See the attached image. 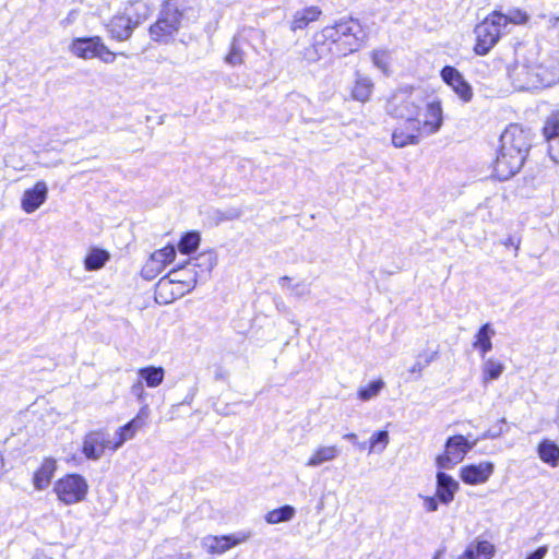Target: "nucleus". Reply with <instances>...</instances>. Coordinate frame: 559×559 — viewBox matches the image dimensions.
Here are the masks:
<instances>
[{
	"label": "nucleus",
	"instance_id": "obj_30",
	"mask_svg": "<svg viewBox=\"0 0 559 559\" xmlns=\"http://www.w3.org/2000/svg\"><path fill=\"white\" fill-rule=\"evenodd\" d=\"M136 373L139 379L144 381L148 388H157L163 383L165 378V370L160 366H145L139 368Z\"/></svg>",
	"mask_w": 559,
	"mask_h": 559
},
{
	"label": "nucleus",
	"instance_id": "obj_8",
	"mask_svg": "<svg viewBox=\"0 0 559 559\" xmlns=\"http://www.w3.org/2000/svg\"><path fill=\"white\" fill-rule=\"evenodd\" d=\"M475 444L476 441H469L463 435L449 437L444 443L443 451L436 456L437 467L439 469H452L465 459Z\"/></svg>",
	"mask_w": 559,
	"mask_h": 559
},
{
	"label": "nucleus",
	"instance_id": "obj_49",
	"mask_svg": "<svg viewBox=\"0 0 559 559\" xmlns=\"http://www.w3.org/2000/svg\"><path fill=\"white\" fill-rule=\"evenodd\" d=\"M456 559H468V558H466V557L464 558V555H463V554H461V555H459V556L456 557Z\"/></svg>",
	"mask_w": 559,
	"mask_h": 559
},
{
	"label": "nucleus",
	"instance_id": "obj_43",
	"mask_svg": "<svg viewBox=\"0 0 559 559\" xmlns=\"http://www.w3.org/2000/svg\"><path fill=\"white\" fill-rule=\"evenodd\" d=\"M548 552V547L546 545L538 547L535 551L530 554L526 559H544L546 554Z\"/></svg>",
	"mask_w": 559,
	"mask_h": 559
},
{
	"label": "nucleus",
	"instance_id": "obj_32",
	"mask_svg": "<svg viewBox=\"0 0 559 559\" xmlns=\"http://www.w3.org/2000/svg\"><path fill=\"white\" fill-rule=\"evenodd\" d=\"M338 455L335 445L320 447L313 451L307 461V466H318L324 462L334 460Z\"/></svg>",
	"mask_w": 559,
	"mask_h": 559
},
{
	"label": "nucleus",
	"instance_id": "obj_28",
	"mask_svg": "<svg viewBox=\"0 0 559 559\" xmlns=\"http://www.w3.org/2000/svg\"><path fill=\"white\" fill-rule=\"evenodd\" d=\"M373 90L371 79L357 75L350 90V97L359 103H366L370 99Z\"/></svg>",
	"mask_w": 559,
	"mask_h": 559
},
{
	"label": "nucleus",
	"instance_id": "obj_38",
	"mask_svg": "<svg viewBox=\"0 0 559 559\" xmlns=\"http://www.w3.org/2000/svg\"><path fill=\"white\" fill-rule=\"evenodd\" d=\"M389 443V433L385 430L376 431L369 439V452L382 451Z\"/></svg>",
	"mask_w": 559,
	"mask_h": 559
},
{
	"label": "nucleus",
	"instance_id": "obj_11",
	"mask_svg": "<svg viewBox=\"0 0 559 559\" xmlns=\"http://www.w3.org/2000/svg\"><path fill=\"white\" fill-rule=\"evenodd\" d=\"M403 120L404 121L392 131L391 135L392 145L396 148L417 145L421 138L427 136L420 126L418 116L404 118Z\"/></svg>",
	"mask_w": 559,
	"mask_h": 559
},
{
	"label": "nucleus",
	"instance_id": "obj_17",
	"mask_svg": "<svg viewBox=\"0 0 559 559\" xmlns=\"http://www.w3.org/2000/svg\"><path fill=\"white\" fill-rule=\"evenodd\" d=\"M250 533H238L228 535H211L206 537L205 547L210 555H223L231 548L247 542Z\"/></svg>",
	"mask_w": 559,
	"mask_h": 559
},
{
	"label": "nucleus",
	"instance_id": "obj_35",
	"mask_svg": "<svg viewBox=\"0 0 559 559\" xmlns=\"http://www.w3.org/2000/svg\"><path fill=\"white\" fill-rule=\"evenodd\" d=\"M500 15L501 20H499V23L501 24L502 28H504L508 24L525 25L530 20L527 12L520 8L511 9L508 14H504L500 11Z\"/></svg>",
	"mask_w": 559,
	"mask_h": 559
},
{
	"label": "nucleus",
	"instance_id": "obj_23",
	"mask_svg": "<svg viewBox=\"0 0 559 559\" xmlns=\"http://www.w3.org/2000/svg\"><path fill=\"white\" fill-rule=\"evenodd\" d=\"M57 471V461L53 457H44L40 465L34 471L32 483L36 490L46 489Z\"/></svg>",
	"mask_w": 559,
	"mask_h": 559
},
{
	"label": "nucleus",
	"instance_id": "obj_16",
	"mask_svg": "<svg viewBox=\"0 0 559 559\" xmlns=\"http://www.w3.org/2000/svg\"><path fill=\"white\" fill-rule=\"evenodd\" d=\"M550 158L559 163V109L550 111L540 129Z\"/></svg>",
	"mask_w": 559,
	"mask_h": 559
},
{
	"label": "nucleus",
	"instance_id": "obj_26",
	"mask_svg": "<svg viewBox=\"0 0 559 559\" xmlns=\"http://www.w3.org/2000/svg\"><path fill=\"white\" fill-rule=\"evenodd\" d=\"M468 559H492L496 554L495 545L487 539H475L462 552Z\"/></svg>",
	"mask_w": 559,
	"mask_h": 559
},
{
	"label": "nucleus",
	"instance_id": "obj_45",
	"mask_svg": "<svg viewBox=\"0 0 559 559\" xmlns=\"http://www.w3.org/2000/svg\"><path fill=\"white\" fill-rule=\"evenodd\" d=\"M445 551H447L445 547H442V548L436 550V552L432 556V559H442L445 555Z\"/></svg>",
	"mask_w": 559,
	"mask_h": 559
},
{
	"label": "nucleus",
	"instance_id": "obj_3",
	"mask_svg": "<svg viewBox=\"0 0 559 559\" xmlns=\"http://www.w3.org/2000/svg\"><path fill=\"white\" fill-rule=\"evenodd\" d=\"M183 17V10L174 0H166L156 20L148 26L151 39L157 44L173 43L182 26Z\"/></svg>",
	"mask_w": 559,
	"mask_h": 559
},
{
	"label": "nucleus",
	"instance_id": "obj_22",
	"mask_svg": "<svg viewBox=\"0 0 559 559\" xmlns=\"http://www.w3.org/2000/svg\"><path fill=\"white\" fill-rule=\"evenodd\" d=\"M153 8L151 4L143 0H130L127 2L121 14L126 16L133 28H138L143 24L152 14Z\"/></svg>",
	"mask_w": 559,
	"mask_h": 559
},
{
	"label": "nucleus",
	"instance_id": "obj_21",
	"mask_svg": "<svg viewBox=\"0 0 559 559\" xmlns=\"http://www.w3.org/2000/svg\"><path fill=\"white\" fill-rule=\"evenodd\" d=\"M48 188L45 181H36L26 189L21 200V206L26 213L35 212L47 199Z\"/></svg>",
	"mask_w": 559,
	"mask_h": 559
},
{
	"label": "nucleus",
	"instance_id": "obj_29",
	"mask_svg": "<svg viewBox=\"0 0 559 559\" xmlns=\"http://www.w3.org/2000/svg\"><path fill=\"white\" fill-rule=\"evenodd\" d=\"M495 335V330L490 323L483 324L475 334L473 347L477 349L481 356H485L492 348L491 337Z\"/></svg>",
	"mask_w": 559,
	"mask_h": 559
},
{
	"label": "nucleus",
	"instance_id": "obj_24",
	"mask_svg": "<svg viewBox=\"0 0 559 559\" xmlns=\"http://www.w3.org/2000/svg\"><path fill=\"white\" fill-rule=\"evenodd\" d=\"M322 14V10L317 5L302 8L293 14L289 28L293 32L302 31L311 23L320 21Z\"/></svg>",
	"mask_w": 559,
	"mask_h": 559
},
{
	"label": "nucleus",
	"instance_id": "obj_13",
	"mask_svg": "<svg viewBox=\"0 0 559 559\" xmlns=\"http://www.w3.org/2000/svg\"><path fill=\"white\" fill-rule=\"evenodd\" d=\"M500 144L526 159L531 147V134L518 123L509 124L500 136Z\"/></svg>",
	"mask_w": 559,
	"mask_h": 559
},
{
	"label": "nucleus",
	"instance_id": "obj_9",
	"mask_svg": "<svg viewBox=\"0 0 559 559\" xmlns=\"http://www.w3.org/2000/svg\"><path fill=\"white\" fill-rule=\"evenodd\" d=\"M114 440L108 439V433L105 429H94L84 435L81 452L85 459L97 461L107 451L115 453L117 448H114Z\"/></svg>",
	"mask_w": 559,
	"mask_h": 559
},
{
	"label": "nucleus",
	"instance_id": "obj_10",
	"mask_svg": "<svg viewBox=\"0 0 559 559\" xmlns=\"http://www.w3.org/2000/svg\"><path fill=\"white\" fill-rule=\"evenodd\" d=\"M177 255L176 247L173 243L154 250L141 267V276L145 280H154L170 265Z\"/></svg>",
	"mask_w": 559,
	"mask_h": 559
},
{
	"label": "nucleus",
	"instance_id": "obj_39",
	"mask_svg": "<svg viewBox=\"0 0 559 559\" xmlns=\"http://www.w3.org/2000/svg\"><path fill=\"white\" fill-rule=\"evenodd\" d=\"M225 61L230 66H240L243 63V51L239 47L233 46L225 57Z\"/></svg>",
	"mask_w": 559,
	"mask_h": 559
},
{
	"label": "nucleus",
	"instance_id": "obj_1",
	"mask_svg": "<svg viewBox=\"0 0 559 559\" xmlns=\"http://www.w3.org/2000/svg\"><path fill=\"white\" fill-rule=\"evenodd\" d=\"M367 38V31L358 19L342 17L312 35L310 44L301 51V59L307 63H314L347 57L359 51Z\"/></svg>",
	"mask_w": 559,
	"mask_h": 559
},
{
	"label": "nucleus",
	"instance_id": "obj_46",
	"mask_svg": "<svg viewBox=\"0 0 559 559\" xmlns=\"http://www.w3.org/2000/svg\"><path fill=\"white\" fill-rule=\"evenodd\" d=\"M67 463H70V464H73V465H79L81 463V460L79 456H76L75 454H73L71 457H68L66 460Z\"/></svg>",
	"mask_w": 559,
	"mask_h": 559
},
{
	"label": "nucleus",
	"instance_id": "obj_31",
	"mask_svg": "<svg viewBox=\"0 0 559 559\" xmlns=\"http://www.w3.org/2000/svg\"><path fill=\"white\" fill-rule=\"evenodd\" d=\"M110 259V253L102 248H91L84 258V269L86 271H97L102 269Z\"/></svg>",
	"mask_w": 559,
	"mask_h": 559
},
{
	"label": "nucleus",
	"instance_id": "obj_19",
	"mask_svg": "<svg viewBox=\"0 0 559 559\" xmlns=\"http://www.w3.org/2000/svg\"><path fill=\"white\" fill-rule=\"evenodd\" d=\"M443 108L440 99L429 102L425 107L424 119L420 126L426 135L437 133L443 126Z\"/></svg>",
	"mask_w": 559,
	"mask_h": 559
},
{
	"label": "nucleus",
	"instance_id": "obj_25",
	"mask_svg": "<svg viewBox=\"0 0 559 559\" xmlns=\"http://www.w3.org/2000/svg\"><path fill=\"white\" fill-rule=\"evenodd\" d=\"M436 477V497L441 503L449 504L453 501L455 492L459 490V484L452 476L441 471L437 473Z\"/></svg>",
	"mask_w": 559,
	"mask_h": 559
},
{
	"label": "nucleus",
	"instance_id": "obj_41",
	"mask_svg": "<svg viewBox=\"0 0 559 559\" xmlns=\"http://www.w3.org/2000/svg\"><path fill=\"white\" fill-rule=\"evenodd\" d=\"M424 507L427 512H433L438 509V498L435 496L423 497Z\"/></svg>",
	"mask_w": 559,
	"mask_h": 559
},
{
	"label": "nucleus",
	"instance_id": "obj_34",
	"mask_svg": "<svg viewBox=\"0 0 559 559\" xmlns=\"http://www.w3.org/2000/svg\"><path fill=\"white\" fill-rule=\"evenodd\" d=\"M201 237L198 231L185 233L178 241V250L182 254L193 253L200 246Z\"/></svg>",
	"mask_w": 559,
	"mask_h": 559
},
{
	"label": "nucleus",
	"instance_id": "obj_18",
	"mask_svg": "<svg viewBox=\"0 0 559 559\" xmlns=\"http://www.w3.org/2000/svg\"><path fill=\"white\" fill-rule=\"evenodd\" d=\"M493 463L486 461L477 464H466L460 468L459 476L461 480L469 486L485 484L493 474Z\"/></svg>",
	"mask_w": 559,
	"mask_h": 559
},
{
	"label": "nucleus",
	"instance_id": "obj_27",
	"mask_svg": "<svg viewBox=\"0 0 559 559\" xmlns=\"http://www.w3.org/2000/svg\"><path fill=\"white\" fill-rule=\"evenodd\" d=\"M536 452L539 460L549 465L557 467L559 465V445L550 439H542L536 447Z\"/></svg>",
	"mask_w": 559,
	"mask_h": 559
},
{
	"label": "nucleus",
	"instance_id": "obj_12",
	"mask_svg": "<svg viewBox=\"0 0 559 559\" xmlns=\"http://www.w3.org/2000/svg\"><path fill=\"white\" fill-rule=\"evenodd\" d=\"M524 162V157H521L519 153L515 154L500 144L492 163V177L500 181L508 180L520 171Z\"/></svg>",
	"mask_w": 559,
	"mask_h": 559
},
{
	"label": "nucleus",
	"instance_id": "obj_20",
	"mask_svg": "<svg viewBox=\"0 0 559 559\" xmlns=\"http://www.w3.org/2000/svg\"><path fill=\"white\" fill-rule=\"evenodd\" d=\"M105 29L107 31L109 38L118 43L129 40L135 31L130 24V21L123 16L121 12H117L109 19L105 24Z\"/></svg>",
	"mask_w": 559,
	"mask_h": 559
},
{
	"label": "nucleus",
	"instance_id": "obj_15",
	"mask_svg": "<svg viewBox=\"0 0 559 559\" xmlns=\"http://www.w3.org/2000/svg\"><path fill=\"white\" fill-rule=\"evenodd\" d=\"M148 408L142 406L133 418L120 426L115 433L114 448L120 449L127 441L135 438L136 433L146 427Z\"/></svg>",
	"mask_w": 559,
	"mask_h": 559
},
{
	"label": "nucleus",
	"instance_id": "obj_33",
	"mask_svg": "<svg viewBox=\"0 0 559 559\" xmlns=\"http://www.w3.org/2000/svg\"><path fill=\"white\" fill-rule=\"evenodd\" d=\"M295 513L296 511L294 507L285 504L269 511L265 514L264 520L269 524H278L282 522L290 521L295 516Z\"/></svg>",
	"mask_w": 559,
	"mask_h": 559
},
{
	"label": "nucleus",
	"instance_id": "obj_6",
	"mask_svg": "<svg viewBox=\"0 0 559 559\" xmlns=\"http://www.w3.org/2000/svg\"><path fill=\"white\" fill-rule=\"evenodd\" d=\"M52 491L59 502L64 506H73L87 498L90 485L83 475L67 473L55 481Z\"/></svg>",
	"mask_w": 559,
	"mask_h": 559
},
{
	"label": "nucleus",
	"instance_id": "obj_42",
	"mask_svg": "<svg viewBox=\"0 0 559 559\" xmlns=\"http://www.w3.org/2000/svg\"><path fill=\"white\" fill-rule=\"evenodd\" d=\"M131 392L138 400L144 399L145 393L143 389V382L140 379L131 385Z\"/></svg>",
	"mask_w": 559,
	"mask_h": 559
},
{
	"label": "nucleus",
	"instance_id": "obj_40",
	"mask_svg": "<svg viewBox=\"0 0 559 559\" xmlns=\"http://www.w3.org/2000/svg\"><path fill=\"white\" fill-rule=\"evenodd\" d=\"M502 243L507 249H512L514 255H518L521 246L520 237L509 236L507 239L503 240Z\"/></svg>",
	"mask_w": 559,
	"mask_h": 559
},
{
	"label": "nucleus",
	"instance_id": "obj_14",
	"mask_svg": "<svg viewBox=\"0 0 559 559\" xmlns=\"http://www.w3.org/2000/svg\"><path fill=\"white\" fill-rule=\"evenodd\" d=\"M440 78L444 84L451 87L461 102H472L474 97L473 87L456 68L452 66H444L440 70Z\"/></svg>",
	"mask_w": 559,
	"mask_h": 559
},
{
	"label": "nucleus",
	"instance_id": "obj_5",
	"mask_svg": "<svg viewBox=\"0 0 559 559\" xmlns=\"http://www.w3.org/2000/svg\"><path fill=\"white\" fill-rule=\"evenodd\" d=\"M69 50L79 59H99L104 63H112L119 55L110 50L104 39L98 35L72 38ZM120 55L123 53L121 52Z\"/></svg>",
	"mask_w": 559,
	"mask_h": 559
},
{
	"label": "nucleus",
	"instance_id": "obj_2",
	"mask_svg": "<svg viewBox=\"0 0 559 559\" xmlns=\"http://www.w3.org/2000/svg\"><path fill=\"white\" fill-rule=\"evenodd\" d=\"M195 266V263L187 261L160 277L154 290L156 302L169 305L192 292L198 282Z\"/></svg>",
	"mask_w": 559,
	"mask_h": 559
},
{
	"label": "nucleus",
	"instance_id": "obj_36",
	"mask_svg": "<svg viewBox=\"0 0 559 559\" xmlns=\"http://www.w3.org/2000/svg\"><path fill=\"white\" fill-rule=\"evenodd\" d=\"M385 383L382 379H376L371 382H369L368 384L364 385V386H360L358 390H357V399L359 401H362V402H366V401H369L371 399H373L374 396H377L381 390L384 388Z\"/></svg>",
	"mask_w": 559,
	"mask_h": 559
},
{
	"label": "nucleus",
	"instance_id": "obj_44",
	"mask_svg": "<svg viewBox=\"0 0 559 559\" xmlns=\"http://www.w3.org/2000/svg\"><path fill=\"white\" fill-rule=\"evenodd\" d=\"M371 57L374 64L378 66L379 68L384 69L386 67L385 62H382L383 53L379 51H373Z\"/></svg>",
	"mask_w": 559,
	"mask_h": 559
},
{
	"label": "nucleus",
	"instance_id": "obj_37",
	"mask_svg": "<svg viewBox=\"0 0 559 559\" xmlns=\"http://www.w3.org/2000/svg\"><path fill=\"white\" fill-rule=\"evenodd\" d=\"M504 365L498 360L489 358L485 361L483 367V382L488 383L497 380L503 372Z\"/></svg>",
	"mask_w": 559,
	"mask_h": 559
},
{
	"label": "nucleus",
	"instance_id": "obj_7",
	"mask_svg": "<svg viewBox=\"0 0 559 559\" xmlns=\"http://www.w3.org/2000/svg\"><path fill=\"white\" fill-rule=\"evenodd\" d=\"M415 90L414 85H405L394 91L386 99V114L395 119L418 116L420 105L414 97Z\"/></svg>",
	"mask_w": 559,
	"mask_h": 559
},
{
	"label": "nucleus",
	"instance_id": "obj_48",
	"mask_svg": "<svg viewBox=\"0 0 559 559\" xmlns=\"http://www.w3.org/2000/svg\"><path fill=\"white\" fill-rule=\"evenodd\" d=\"M551 23L554 26L558 25L559 24V16H555L551 19Z\"/></svg>",
	"mask_w": 559,
	"mask_h": 559
},
{
	"label": "nucleus",
	"instance_id": "obj_4",
	"mask_svg": "<svg viewBox=\"0 0 559 559\" xmlns=\"http://www.w3.org/2000/svg\"><path fill=\"white\" fill-rule=\"evenodd\" d=\"M499 20H501L500 11L493 10L475 25L473 52L476 56H487L501 39L503 28Z\"/></svg>",
	"mask_w": 559,
	"mask_h": 559
},
{
	"label": "nucleus",
	"instance_id": "obj_47",
	"mask_svg": "<svg viewBox=\"0 0 559 559\" xmlns=\"http://www.w3.org/2000/svg\"><path fill=\"white\" fill-rule=\"evenodd\" d=\"M345 439L352 441V442H356L357 441V435L354 433V432H349V433H346L344 436Z\"/></svg>",
	"mask_w": 559,
	"mask_h": 559
}]
</instances>
